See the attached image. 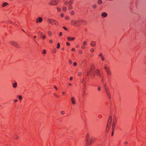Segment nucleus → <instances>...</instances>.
<instances>
[{
	"label": "nucleus",
	"instance_id": "obj_1",
	"mask_svg": "<svg viewBox=\"0 0 146 146\" xmlns=\"http://www.w3.org/2000/svg\"><path fill=\"white\" fill-rule=\"evenodd\" d=\"M137 2H134L132 3L131 6V12L133 13H135L137 9Z\"/></svg>",
	"mask_w": 146,
	"mask_h": 146
},
{
	"label": "nucleus",
	"instance_id": "obj_2",
	"mask_svg": "<svg viewBox=\"0 0 146 146\" xmlns=\"http://www.w3.org/2000/svg\"><path fill=\"white\" fill-rule=\"evenodd\" d=\"M83 22H85V21L83 20H81L80 21L72 20L71 21V23L75 26L79 27L81 23Z\"/></svg>",
	"mask_w": 146,
	"mask_h": 146
},
{
	"label": "nucleus",
	"instance_id": "obj_3",
	"mask_svg": "<svg viewBox=\"0 0 146 146\" xmlns=\"http://www.w3.org/2000/svg\"><path fill=\"white\" fill-rule=\"evenodd\" d=\"M104 68L107 74L109 76L111 75V73L110 70V67H108L106 64H105L104 65Z\"/></svg>",
	"mask_w": 146,
	"mask_h": 146
},
{
	"label": "nucleus",
	"instance_id": "obj_4",
	"mask_svg": "<svg viewBox=\"0 0 146 146\" xmlns=\"http://www.w3.org/2000/svg\"><path fill=\"white\" fill-rule=\"evenodd\" d=\"M111 119H112V117L111 116H110L109 119L108 121V122L107 123L106 129V131L107 132L108 131L109 129L110 128L111 126Z\"/></svg>",
	"mask_w": 146,
	"mask_h": 146
},
{
	"label": "nucleus",
	"instance_id": "obj_5",
	"mask_svg": "<svg viewBox=\"0 0 146 146\" xmlns=\"http://www.w3.org/2000/svg\"><path fill=\"white\" fill-rule=\"evenodd\" d=\"M10 43L14 47L17 48H19L20 46L18 44L17 42L14 41H11L10 42Z\"/></svg>",
	"mask_w": 146,
	"mask_h": 146
},
{
	"label": "nucleus",
	"instance_id": "obj_6",
	"mask_svg": "<svg viewBox=\"0 0 146 146\" xmlns=\"http://www.w3.org/2000/svg\"><path fill=\"white\" fill-rule=\"evenodd\" d=\"M58 2V0H52L49 3V4L50 5H56Z\"/></svg>",
	"mask_w": 146,
	"mask_h": 146
},
{
	"label": "nucleus",
	"instance_id": "obj_7",
	"mask_svg": "<svg viewBox=\"0 0 146 146\" xmlns=\"http://www.w3.org/2000/svg\"><path fill=\"white\" fill-rule=\"evenodd\" d=\"M48 21L52 25H53L54 24L55 25H56V21L55 20H54L53 19H49L48 20Z\"/></svg>",
	"mask_w": 146,
	"mask_h": 146
},
{
	"label": "nucleus",
	"instance_id": "obj_8",
	"mask_svg": "<svg viewBox=\"0 0 146 146\" xmlns=\"http://www.w3.org/2000/svg\"><path fill=\"white\" fill-rule=\"evenodd\" d=\"M71 101L72 104L74 105L76 104V102L75 98L74 97H72L71 98Z\"/></svg>",
	"mask_w": 146,
	"mask_h": 146
},
{
	"label": "nucleus",
	"instance_id": "obj_9",
	"mask_svg": "<svg viewBox=\"0 0 146 146\" xmlns=\"http://www.w3.org/2000/svg\"><path fill=\"white\" fill-rule=\"evenodd\" d=\"M95 72L96 74L100 78L101 77V74L100 73V71L99 70L97 69Z\"/></svg>",
	"mask_w": 146,
	"mask_h": 146
},
{
	"label": "nucleus",
	"instance_id": "obj_10",
	"mask_svg": "<svg viewBox=\"0 0 146 146\" xmlns=\"http://www.w3.org/2000/svg\"><path fill=\"white\" fill-rule=\"evenodd\" d=\"M89 71V74L90 76H92L93 75V74L95 73V70H93L92 68H91Z\"/></svg>",
	"mask_w": 146,
	"mask_h": 146
},
{
	"label": "nucleus",
	"instance_id": "obj_11",
	"mask_svg": "<svg viewBox=\"0 0 146 146\" xmlns=\"http://www.w3.org/2000/svg\"><path fill=\"white\" fill-rule=\"evenodd\" d=\"M106 92L107 94V95L108 97L110 98H111V96L110 92L108 91V89L106 88H105Z\"/></svg>",
	"mask_w": 146,
	"mask_h": 146
},
{
	"label": "nucleus",
	"instance_id": "obj_12",
	"mask_svg": "<svg viewBox=\"0 0 146 146\" xmlns=\"http://www.w3.org/2000/svg\"><path fill=\"white\" fill-rule=\"evenodd\" d=\"M42 18L41 17H39L36 19V22L38 23V22L41 23L42 21Z\"/></svg>",
	"mask_w": 146,
	"mask_h": 146
},
{
	"label": "nucleus",
	"instance_id": "obj_13",
	"mask_svg": "<svg viewBox=\"0 0 146 146\" xmlns=\"http://www.w3.org/2000/svg\"><path fill=\"white\" fill-rule=\"evenodd\" d=\"M96 44V42L94 41H92L90 43V45L93 47H95Z\"/></svg>",
	"mask_w": 146,
	"mask_h": 146
},
{
	"label": "nucleus",
	"instance_id": "obj_14",
	"mask_svg": "<svg viewBox=\"0 0 146 146\" xmlns=\"http://www.w3.org/2000/svg\"><path fill=\"white\" fill-rule=\"evenodd\" d=\"M107 14L106 12H103L102 13L101 15L103 17H106L107 16Z\"/></svg>",
	"mask_w": 146,
	"mask_h": 146
},
{
	"label": "nucleus",
	"instance_id": "obj_15",
	"mask_svg": "<svg viewBox=\"0 0 146 146\" xmlns=\"http://www.w3.org/2000/svg\"><path fill=\"white\" fill-rule=\"evenodd\" d=\"M13 86L14 88H16L17 86V83L16 82H15V83L13 84Z\"/></svg>",
	"mask_w": 146,
	"mask_h": 146
},
{
	"label": "nucleus",
	"instance_id": "obj_16",
	"mask_svg": "<svg viewBox=\"0 0 146 146\" xmlns=\"http://www.w3.org/2000/svg\"><path fill=\"white\" fill-rule=\"evenodd\" d=\"M67 39L68 40H74L75 38L74 37L71 38L70 37H67Z\"/></svg>",
	"mask_w": 146,
	"mask_h": 146
},
{
	"label": "nucleus",
	"instance_id": "obj_17",
	"mask_svg": "<svg viewBox=\"0 0 146 146\" xmlns=\"http://www.w3.org/2000/svg\"><path fill=\"white\" fill-rule=\"evenodd\" d=\"M73 3V2L72 1V0H70L68 2L69 5H72Z\"/></svg>",
	"mask_w": 146,
	"mask_h": 146
},
{
	"label": "nucleus",
	"instance_id": "obj_18",
	"mask_svg": "<svg viewBox=\"0 0 146 146\" xmlns=\"http://www.w3.org/2000/svg\"><path fill=\"white\" fill-rule=\"evenodd\" d=\"M115 127V123H113L112 125V130H113Z\"/></svg>",
	"mask_w": 146,
	"mask_h": 146
},
{
	"label": "nucleus",
	"instance_id": "obj_19",
	"mask_svg": "<svg viewBox=\"0 0 146 146\" xmlns=\"http://www.w3.org/2000/svg\"><path fill=\"white\" fill-rule=\"evenodd\" d=\"M62 10L63 11H66L67 10V8L66 7L64 6L62 7Z\"/></svg>",
	"mask_w": 146,
	"mask_h": 146
},
{
	"label": "nucleus",
	"instance_id": "obj_20",
	"mask_svg": "<svg viewBox=\"0 0 146 146\" xmlns=\"http://www.w3.org/2000/svg\"><path fill=\"white\" fill-rule=\"evenodd\" d=\"M8 4V3L6 2H4L3 3L2 5V6L3 7H5V6L7 5Z\"/></svg>",
	"mask_w": 146,
	"mask_h": 146
},
{
	"label": "nucleus",
	"instance_id": "obj_21",
	"mask_svg": "<svg viewBox=\"0 0 146 146\" xmlns=\"http://www.w3.org/2000/svg\"><path fill=\"white\" fill-rule=\"evenodd\" d=\"M17 96L20 101H21L22 99V96L21 95H18Z\"/></svg>",
	"mask_w": 146,
	"mask_h": 146
},
{
	"label": "nucleus",
	"instance_id": "obj_22",
	"mask_svg": "<svg viewBox=\"0 0 146 146\" xmlns=\"http://www.w3.org/2000/svg\"><path fill=\"white\" fill-rule=\"evenodd\" d=\"M102 1L101 0H99L98 3L99 4H101L102 3Z\"/></svg>",
	"mask_w": 146,
	"mask_h": 146
},
{
	"label": "nucleus",
	"instance_id": "obj_23",
	"mask_svg": "<svg viewBox=\"0 0 146 146\" xmlns=\"http://www.w3.org/2000/svg\"><path fill=\"white\" fill-rule=\"evenodd\" d=\"M38 34H40V35L41 36L43 35V33L42 32H40V31L38 32Z\"/></svg>",
	"mask_w": 146,
	"mask_h": 146
},
{
	"label": "nucleus",
	"instance_id": "obj_24",
	"mask_svg": "<svg viewBox=\"0 0 146 146\" xmlns=\"http://www.w3.org/2000/svg\"><path fill=\"white\" fill-rule=\"evenodd\" d=\"M72 9V5H69L68 9L69 10H70Z\"/></svg>",
	"mask_w": 146,
	"mask_h": 146
},
{
	"label": "nucleus",
	"instance_id": "obj_25",
	"mask_svg": "<svg viewBox=\"0 0 146 146\" xmlns=\"http://www.w3.org/2000/svg\"><path fill=\"white\" fill-rule=\"evenodd\" d=\"M60 44L59 43H58L57 44V48H60Z\"/></svg>",
	"mask_w": 146,
	"mask_h": 146
},
{
	"label": "nucleus",
	"instance_id": "obj_26",
	"mask_svg": "<svg viewBox=\"0 0 146 146\" xmlns=\"http://www.w3.org/2000/svg\"><path fill=\"white\" fill-rule=\"evenodd\" d=\"M48 34L49 36H51L52 35V33L51 32L48 31Z\"/></svg>",
	"mask_w": 146,
	"mask_h": 146
},
{
	"label": "nucleus",
	"instance_id": "obj_27",
	"mask_svg": "<svg viewBox=\"0 0 146 146\" xmlns=\"http://www.w3.org/2000/svg\"><path fill=\"white\" fill-rule=\"evenodd\" d=\"M87 44V42L86 41H84L83 42V44L84 45H85Z\"/></svg>",
	"mask_w": 146,
	"mask_h": 146
},
{
	"label": "nucleus",
	"instance_id": "obj_28",
	"mask_svg": "<svg viewBox=\"0 0 146 146\" xmlns=\"http://www.w3.org/2000/svg\"><path fill=\"white\" fill-rule=\"evenodd\" d=\"M83 94L82 95V96H83L85 94V88H84L83 89Z\"/></svg>",
	"mask_w": 146,
	"mask_h": 146
},
{
	"label": "nucleus",
	"instance_id": "obj_29",
	"mask_svg": "<svg viewBox=\"0 0 146 146\" xmlns=\"http://www.w3.org/2000/svg\"><path fill=\"white\" fill-rule=\"evenodd\" d=\"M92 7L94 9H95L96 7V5L94 4L92 5Z\"/></svg>",
	"mask_w": 146,
	"mask_h": 146
},
{
	"label": "nucleus",
	"instance_id": "obj_30",
	"mask_svg": "<svg viewBox=\"0 0 146 146\" xmlns=\"http://www.w3.org/2000/svg\"><path fill=\"white\" fill-rule=\"evenodd\" d=\"M57 9L58 12L60 11H61V9L59 7H57Z\"/></svg>",
	"mask_w": 146,
	"mask_h": 146
},
{
	"label": "nucleus",
	"instance_id": "obj_31",
	"mask_svg": "<svg viewBox=\"0 0 146 146\" xmlns=\"http://www.w3.org/2000/svg\"><path fill=\"white\" fill-rule=\"evenodd\" d=\"M74 14V13L73 11H72L70 12V14L72 15H73Z\"/></svg>",
	"mask_w": 146,
	"mask_h": 146
},
{
	"label": "nucleus",
	"instance_id": "obj_32",
	"mask_svg": "<svg viewBox=\"0 0 146 146\" xmlns=\"http://www.w3.org/2000/svg\"><path fill=\"white\" fill-rule=\"evenodd\" d=\"M64 4L66 5H67L68 4V2L67 1H65L64 2Z\"/></svg>",
	"mask_w": 146,
	"mask_h": 146
},
{
	"label": "nucleus",
	"instance_id": "obj_33",
	"mask_svg": "<svg viewBox=\"0 0 146 146\" xmlns=\"http://www.w3.org/2000/svg\"><path fill=\"white\" fill-rule=\"evenodd\" d=\"M43 53L44 54H45L46 53V50H43Z\"/></svg>",
	"mask_w": 146,
	"mask_h": 146
},
{
	"label": "nucleus",
	"instance_id": "obj_34",
	"mask_svg": "<svg viewBox=\"0 0 146 146\" xmlns=\"http://www.w3.org/2000/svg\"><path fill=\"white\" fill-rule=\"evenodd\" d=\"M94 48H91V49H90V52H94Z\"/></svg>",
	"mask_w": 146,
	"mask_h": 146
},
{
	"label": "nucleus",
	"instance_id": "obj_35",
	"mask_svg": "<svg viewBox=\"0 0 146 146\" xmlns=\"http://www.w3.org/2000/svg\"><path fill=\"white\" fill-rule=\"evenodd\" d=\"M41 37L43 39H44L45 38H46V36L45 35H42V36H41Z\"/></svg>",
	"mask_w": 146,
	"mask_h": 146
},
{
	"label": "nucleus",
	"instance_id": "obj_36",
	"mask_svg": "<svg viewBox=\"0 0 146 146\" xmlns=\"http://www.w3.org/2000/svg\"><path fill=\"white\" fill-rule=\"evenodd\" d=\"M78 52L79 54H82V51L81 50H79Z\"/></svg>",
	"mask_w": 146,
	"mask_h": 146
},
{
	"label": "nucleus",
	"instance_id": "obj_37",
	"mask_svg": "<svg viewBox=\"0 0 146 146\" xmlns=\"http://www.w3.org/2000/svg\"><path fill=\"white\" fill-rule=\"evenodd\" d=\"M64 113H65V112H64V111H61V114L62 115H63L64 114Z\"/></svg>",
	"mask_w": 146,
	"mask_h": 146
},
{
	"label": "nucleus",
	"instance_id": "obj_38",
	"mask_svg": "<svg viewBox=\"0 0 146 146\" xmlns=\"http://www.w3.org/2000/svg\"><path fill=\"white\" fill-rule=\"evenodd\" d=\"M63 28L65 30L67 31V28L65 27L64 26L63 27Z\"/></svg>",
	"mask_w": 146,
	"mask_h": 146
},
{
	"label": "nucleus",
	"instance_id": "obj_39",
	"mask_svg": "<svg viewBox=\"0 0 146 146\" xmlns=\"http://www.w3.org/2000/svg\"><path fill=\"white\" fill-rule=\"evenodd\" d=\"M89 74V71H87L86 72V75L87 76H88Z\"/></svg>",
	"mask_w": 146,
	"mask_h": 146
},
{
	"label": "nucleus",
	"instance_id": "obj_40",
	"mask_svg": "<svg viewBox=\"0 0 146 146\" xmlns=\"http://www.w3.org/2000/svg\"><path fill=\"white\" fill-rule=\"evenodd\" d=\"M69 19V17L68 16H66L65 17V19L66 20H68Z\"/></svg>",
	"mask_w": 146,
	"mask_h": 146
},
{
	"label": "nucleus",
	"instance_id": "obj_41",
	"mask_svg": "<svg viewBox=\"0 0 146 146\" xmlns=\"http://www.w3.org/2000/svg\"><path fill=\"white\" fill-rule=\"evenodd\" d=\"M73 65L74 66H76L77 65V63L76 62H75L74 63Z\"/></svg>",
	"mask_w": 146,
	"mask_h": 146
},
{
	"label": "nucleus",
	"instance_id": "obj_42",
	"mask_svg": "<svg viewBox=\"0 0 146 146\" xmlns=\"http://www.w3.org/2000/svg\"><path fill=\"white\" fill-rule=\"evenodd\" d=\"M69 64H72V62L71 60H70L69 61Z\"/></svg>",
	"mask_w": 146,
	"mask_h": 146
},
{
	"label": "nucleus",
	"instance_id": "obj_43",
	"mask_svg": "<svg viewBox=\"0 0 146 146\" xmlns=\"http://www.w3.org/2000/svg\"><path fill=\"white\" fill-rule=\"evenodd\" d=\"M90 76L92 78H93V77H94L95 76V74L94 73L93 74V75L92 76Z\"/></svg>",
	"mask_w": 146,
	"mask_h": 146
},
{
	"label": "nucleus",
	"instance_id": "obj_44",
	"mask_svg": "<svg viewBox=\"0 0 146 146\" xmlns=\"http://www.w3.org/2000/svg\"><path fill=\"white\" fill-rule=\"evenodd\" d=\"M59 35L60 36H61L62 35V32H60L59 34Z\"/></svg>",
	"mask_w": 146,
	"mask_h": 146
},
{
	"label": "nucleus",
	"instance_id": "obj_45",
	"mask_svg": "<svg viewBox=\"0 0 146 146\" xmlns=\"http://www.w3.org/2000/svg\"><path fill=\"white\" fill-rule=\"evenodd\" d=\"M56 48H54L53 50V52L54 53H56Z\"/></svg>",
	"mask_w": 146,
	"mask_h": 146
},
{
	"label": "nucleus",
	"instance_id": "obj_46",
	"mask_svg": "<svg viewBox=\"0 0 146 146\" xmlns=\"http://www.w3.org/2000/svg\"><path fill=\"white\" fill-rule=\"evenodd\" d=\"M102 115H101V114H100L99 115H98V117L100 118H102Z\"/></svg>",
	"mask_w": 146,
	"mask_h": 146
},
{
	"label": "nucleus",
	"instance_id": "obj_47",
	"mask_svg": "<svg viewBox=\"0 0 146 146\" xmlns=\"http://www.w3.org/2000/svg\"><path fill=\"white\" fill-rule=\"evenodd\" d=\"M99 56L101 57H103V55H102V53H100L99 55Z\"/></svg>",
	"mask_w": 146,
	"mask_h": 146
},
{
	"label": "nucleus",
	"instance_id": "obj_48",
	"mask_svg": "<svg viewBox=\"0 0 146 146\" xmlns=\"http://www.w3.org/2000/svg\"><path fill=\"white\" fill-rule=\"evenodd\" d=\"M101 58V59L102 61H104L105 60V59L103 56Z\"/></svg>",
	"mask_w": 146,
	"mask_h": 146
},
{
	"label": "nucleus",
	"instance_id": "obj_49",
	"mask_svg": "<svg viewBox=\"0 0 146 146\" xmlns=\"http://www.w3.org/2000/svg\"><path fill=\"white\" fill-rule=\"evenodd\" d=\"M84 78H83V79L82 80V81H81V82L82 83H84Z\"/></svg>",
	"mask_w": 146,
	"mask_h": 146
},
{
	"label": "nucleus",
	"instance_id": "obj_50",
	"mask_svg": "<svg viewBox=\"0 0 146 146\" xmlns=\"http://www.w3.org/2000/svg\"><path fill=\"white\" fill-rule=\"evenodd\" d=\"M85 48L86 47L84 46H82V49H85Z\"/></svg>",
	"mask_w": 146,
	"mask_h": 146
},
{
	"label": "nucleus",
	"instance_id": "obj_51",
	"mask_svg": "<svg viewBox=\"0 0 146 146\" xmlns=\"http://www.w3.org/2000/svg\"><path fill=\"white\" fill-rule=\"evenodd\" d=\"M53 42V41L52 39H50L49 40V42L50 43H52Z\"/></svg>",
	"mask_w": 146,
	"mask_h": 146
},
{
	"label": "nucleus",
	"instance_id": "obj_52",
	"mask_svg": "<svg viewBox=\"0 0 146 146\" xmlns=\"http://www.w3.org/2000/svg\"><path fill=\"white\" fill-rule=\"evenodd\" d=\"M81 74V72H79L78 74V75L79 76H80Z\"/></svg>",
	"mask_w": 146,
	"mask_h": 146
},
{
	"label": "nucleus",
	"instance_id": "obj_53",
	"mask_svg": "<svg viewBox=\"0 0 146 146\" xmlns=\"http://www.w3.org/2000/svg\"><path fill=\"white\" fill-rule=\"evenodd\" d=\"M98 90L99 91H100L101 90V88L100 87H99L98 88Z\"/></svg>",
	"mask_w": 146,
	"mask_h": 146
},
{
	"label": "nucleus",
	"instance_id": "obj_54",
	"mask_svg": "<svg viewBox=\"0 0 146 146\" xmlns=\"http://www.w3.org/2000/svg\"><path fill=\"white\" fill-rule=\"evenodd\" d=\"M75 50V49L74 48H72V51H74Z\"/></svg>",
	"mask_w": 146,
	"mask_h": 146
},
{
	"label": "nucleus",
	"instance_id": "obj_55",
	"mask_svg": "<svg viewBox=\"0 0 146 146\" xmlns=\"http://www.w3.org/2000/svg\"><path fill=\"white\" fill-rule=\"evenodd\" d=\"M64 16V14H61V17H63Z\"/></svg>",
	"mask_w": 146,
	"mask_h": 146
},
{
	"label": "nucleus",
	"instance_id": "obj_56",
	"mask_svg": "<svg viewBox=\"0 0 146 146\" xmlns=\"http://www.w3.org/2000/svg\"><path fill=\"white\" fill-rule=\"evenodd\" d=\"M83 83V85H84V88H85V87L86 86V82H85L84 83Z\"/></svg>",
	"mask_w": 146,
	"mask_h": 146
},
{
	"label": "nucleus",
	"instance_id": "obj_57",
	"mask_svg": "<svg viewBox=\"0 0 146 146\" xmlns=\"http://www.w3.org/2000/svg\"><path fill=\"white\" fill-rule=\"evenodd\" d=\"M66 44L68 46H69L70 45V43L68 42H67L66 43Z\"/></svg>",
	"mask_w": 146,
	"mask_h": 146
},
{
	"label": "nucleus",
	"instance_id": "obj_58",
	"mask_svg": "<svg viewBox=\"0 0 146 146\" xmlns=\"http://www.w3.org/2000/svg\"><path fill=\"white\" fill-rule=\"evenodd\" d=\"M14 102H17L18 101V100H15L14 101Z\"/></svg>",
	"mask_w": 146,
	"mask_h": 146
},
{
	"label": "nucleus",
	"instance_id": "obj_59",
	"mask_svg": "<svg viewBox=\"0 0 146 146\" xmlns=\"http://www.w3.org/2000/svg\"><path fill=\"white\" fill-rule=\"evenodd\" d=\"M113 130H112V133H111V135L112 136H113Z\"/></svg>",
	"mask_w": 146,
	"mask_h": 146
},
{
	"label": "nucleus",
	"instance_id": "obj_60",
	"mask_svg": "<svg viewBox=\"0 0 146 146\" xmlns=\"http://www.w3.org/2000/svg\"><path fill=\"white\" fill-rule=\"evenodd\" d=\"M54 88H55L56 90H57V87L55 86H54Z\"/></svg>",
	"mask_w": 146,
	"mask_h": 146
},
{
	"label": "nucleus",
	"instance_id": "obj_61",
	"mask_svg": "<svg viewBox=\"0 0 146 146\" xmlns=\"http://www.w3.org/2000/svg\"><path fill=\"white\" fill-rule=\"evenodd\" d=\"M53 94H54V95L55 96H56H56H57V95L56 94V93H54Z\"/></svg>",
	"mask_w": 146,
	"mask_h": 146
},
{
	"label": "nucleus",
	"instance_id": "obj_62",
	"mask_svg": "<svg viewBox=\"0 0 146 146\" xmlns=\"http://www.w3.org/2000/svg\"><path fill=\"white\" fill-rule=\"evenodd\" d=\"M72 77H71L70 78V80H72Z\"/></svg>",
	"mask_w": 146,
	"mask_h": 146
},
{
	"label": "nucleus",
	"instance_id": "obj_63",
	"mask_svg": "<svg viewBox=\"0 0 146 146\" xmlns=\"http://www.w3.org/2000/svg\"><path fill=\"white\" fill-rule=\"evenodd\" d=\"M17 138V136H15V139Z\"/></svg>",
	"mask_w": 146,
	"mask_h": 146
},
{
	"label": "nucleus",
	"instance_id": "obj_64",
	"mask_svg": "<svg viewBox=\"0 0 146 146\" xmlns=\"http://www.w3.org/2000/svg\"><path fill=\"white\" fill-rule=\"evenodd\" d=\"M102 82H103V78H102Z\"/></svg>",
	"mask_w": 146,
	"mask_h": 146
}]
</instances>
